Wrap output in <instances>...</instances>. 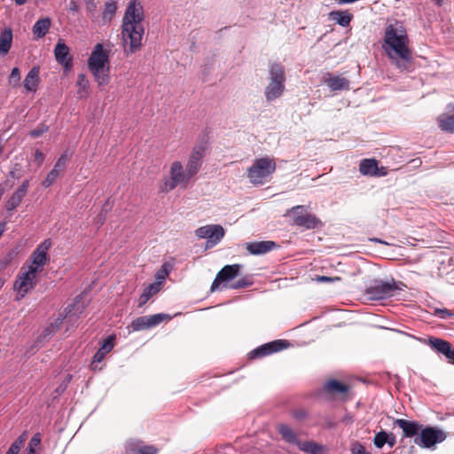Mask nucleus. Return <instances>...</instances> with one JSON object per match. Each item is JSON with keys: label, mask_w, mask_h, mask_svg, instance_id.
Segmentation results:
<instances>
[{"label": "nucleus", "mask_w": 454, "mask_h": 454, "mask_svg": "<svg viewBox=\"0 0 454 454\" xmlns=\"http://www.w3.org/2000/svg\"><path fill=\"white\" fill-rule=\"evenodd\" d=\"M144 8L137 0H131L124 12L121 24V37L127 56L136 52L142 45L145 34L143 21Z\"/></svg>", "instance_id": "1"}, {"label": "nucleus", "mask_w": 454, "mask_h": 454, "mask_svg": "<svg viewBox=\"0 0 454 454\" xmlns=\"http://www.w3.org/2000/svg\"><path fill=\"white\" fill-rule=\"evenodd\" d=\"M382 48L400 71H407L412 62L409 38L402 26L389 24L385 28Z\"/></svg>", "instance_id": "2"}, {"label": "nucleus", "mask_w": 454, "mask_h": 454, "mask_svg": "<svg viewBox=\"0 0 454 454\" xmlns=\"http://www.w3.org/2000/svg\"><path fill=\"white\" fill-rule=\"evenodd\" d=\"M268 79L269 83L265 87L264 96L267 102H272L281 98L286 89V73L284 67L280 63H270Z\"/></svg>", "instance_id": "3"}, {"label": "nucleus", "mask_w": 454, "mask_h": 454, "mask_svg": "<svg viewBox=\"0 0 454 454\" xmlns=\"http://www.w3.org/2000/svg\"><path fill=\"white\" fill-rule=\"evenodd\" d=\"M276 170L274 160L269 157L256 159L247 170V177L253 184H263Z\"/></svg>", "instance_id": "4"}, {"label": "nucleus", "mask_w": 454, "mask_h": 454, "mask_svg": "<svg viewBox=\"0 0 454 454\" xmlns=\"http://www.w3.org/2000/svg\"><path fill=\"white\" fill-rule=\"evenodd\" d=\"M192 178V176L188 175V171L184 168L183 164L175 160L170 165L169 176L164 179L160 190L161 192H168L178 185L185 187Z\"/></svg>", "instance_id": "5"}, {"label": "nucleus", "mask_w": 454, "mask_h": 454, "mask_svg": "<svg viewBox=\"0 0 454 454\" xmlns=\"http://www.w3.org/2000/svg\"><path fill=\"white\" fill-rule=\"evenodd\" d=\"M291 215L294 223L305 230L317 229L323 226L319 218L307 211L304 206H294L286 212Z\"/></svg>", "instance_id": "6"}, {"label": "nucleus", "mask_w": 454, "mask_h": 454, "mask_svg": "<svg viewBox=\"0 0 454 454\" xmlns=\"http://www.w3.org/2000/svg\"><path fill=\"white\" fill-rule=\"evenodd\" d=\"M38 272L24 264L13 285V290L17 292L18 300L22 299L36 285Z\"/></svg>", "instance_id": "7"}, {"label": "nucleus", "mask_w": 454, "mask_h": 454, "mask_svg": "<svg viewBox=\"0 0 454 454\" xmlns=\"http://www.w3.org/2000/svg\"><path fill=\"white\" fill-rule=\"evenodd\" d=\"M397 290H401V288L393 278L386 281L375 280L366 289V294L372 301H380L393 296Z\"/></svg>", "instance_id": "8"}, {"label": "nucleus", "mask_w": 454, "mask_h": 454, "mask_svg": "<svg viewBox=\"0 0 454 454\" xmlns=\"http://www.w3.org/2000/svg\"><path fill=\"white\" fill-rule=\"evenodd\" d=\"M207 149L208 141L205 137L201 138V140L193 146L185 166L188 175L192 176V177L195 176L200 171Z\"/></svg>", "instance_id": "9"}, {"label": "nucleus", "mask_w": 454, "mask_h": 454, "mask_svg": "<svg viewBox=\"0 0 454 454\" xmlns=\"http://www.w3.org/2000/svg\"><path fill=\"white\" fill-rule=\"evenodd\" d=\"M447 435L444 431L437 427H427L420 430L419 434L415 437L414 443L422 448H432L436 443L442 442Z\"/></svg>", "instance_id": "10"}, {"label": "nucleus", "mask_w": 454, "mask_h": 454, "mask_svg": "<svg viewBox=\"0 0 454 454\" xmlns=\"http://www.w3.org/2000/svg\"><path fill=\"white\" fill-rule=\"evenodd\" d=\"M195 234L199 239H207L206 249L216 246L224 237L225 231L220 224H207L198 228Z\"/></svg>", "instance_id": "11"}, {"label": "nucleus", "mask_w": 454, "mask_h": 454, "mask_svg": "<svg viewBox=\"0 0 454 454\" xmlns=\"http://www.w3.org/2000/svg\"><path fill=\"white\" fill-rule=\"evenodd\" d=\"M52 246V242L51 239H44L41 244L37 246L35 251L32 253L30 256L31 264L26 266L37 270L40 273L43 270V267L50 262V256L48 254V251Z\"/></svg>", "instance_id": "12"}, {"label": "nucleus", "mask_w": 454, "mask_h": 454, "mask_svg": "<svg viewBox=\"0 0 454 454\" xmlns=\"http://www.w3.org/2000/svg\"><path fill=\"white\" fill-rule=\"evenodd\" d=\"M168 314L159 313L150 316H142L134 319L129 325L132 332L143 331L160 325L164 319H170Z\"/></svg>", "instance_id": "13"}, {"label": "nucleus", "mask_w": 454, "mask_h": 454, "mask_svg": "<svg viewBox=\"0 0 454 454\" xmlns=\"http://www.w3.org/2000/svg\"><path fill=\"white\" fill-rule=\"evenodd\" d=\"M288 346H289V343L287 340H276L265 343L263 345H261L260 347H257L256 348L253 349L249 353V357L252 359L261 358V357L271 355L273 353L281 351L284 348H287Z\"/></svg>", "instance_id": "14"}, {"label": "nucleus", "mask_w": 454, "mask_h": 454, "mask_svg": "<svg viewBox=\"0 0 454 454\" xmlns=\"http://www.w3.org/2000/svg\"><path fill=\"white\" fill-rule=\"evenodd\" d=\"M109 63V51H106L102 43H97L88 59V67H110Z\"/></svg>", "instance_id": "15"}, {"label": "nucleus", "mask_w": 454, "mask_h": 454, "mask_svg": "<svg viewBox=\"0 0 454 454\" xmlns=\"http://www.w3.org/2000/svg\"><path fill=\"white\" fill-rule=\"evenodd\" d=\"M54 56L56 61L61 65L66 72L73 67V57L70 53V48L62 39H59L54 48Z\"/></svg>", "instance_id": "16"}, {"label": "nucleus", "mask_w": 454, "mask_h": 454, "mask_svg": "<svg viewBox=\"0 0 454 454\" xmlns=\"http://www.w3.org/2000/svg\"><path fill=\"white\" fill-rule=\"evenodd\" d=\"M241 267L242 265L240 264L225 265L217 273L215 278L214 279L211 285L210 291L215 292L219 288L221 282H229L234 279L239 275Z\"/></svg>", "instance_id": "17"}, {"label": "nucleus", "mask_w": 454, "mask_h": 454, "mask_svg": "<svg viewBox=\"0 0 454 454\" xmlns=\"http://www.w3.org/2000/svg\"><path fill=\"white\" fill-rule=\"evenodd\" d=\"M158 450L153 445H145L139 440L130 439L125 442L126 454H157Z\"/></svg>", "instance_id": "18"}, {"label": "nucleus", "mask_w": 454, "mask_h": 454, "mask_svg": "<svg viewBox=\"0 0 454 454\" xmlns=\"http://www.w3.org/2000/svg\"><path fill=\"white\" fill-rule=\"evenodd\" d=\"M394 425L398 426L403 430V436L406 438L417 437L422 429V426L419 423L403 419H395Z\"/></svg>", "instance_id": "19"}, {"label": "nucleus", "mask_w": 454, "mask_h": 454, "mask_svg": "<svg viewBox=\"0 0 454 454\" xmlns=\"http://www.w3.org/2000/svg\"><path fill=\"white\" fill-rule=\"evenodd\" d=\"M277 247V244L274 241H256V242H249L246 244L247 250L254 255L264 254L274 247Z\"/></svg>", "instance_id": "20"}, {"label": "nucleus", "mask_w": 454, "mask_h": 454, "mask_svg": "<svg viewBox=\"0 0 454 454\" xmlns=\"http://www.w3.org/2000/svg\"><path fill=\"white\" fill-rule=\"evenodd\" d=\"M359 171L364 176H385L384 171L379 172L378 161L374 159H364L359 164Z\"/></svg>", "instance_id": "21"}, {"label": "nucleus", "mask_w": 454, "mask_h": 454, "mask_svg": "<svg viewBox=\"0 0 454 454\" xmlns=\"http://www.w3.org/2000/svg\"><path fill=\"white\" fill-rule=\"evenodd\" d=\"M114 335H110L103 341L99 349L93 356L92 364L95 363H101L106 355L113 350L114 347Z\"/></svg>", "instance_id": "22"}, {"label": "nucleus", "mask_w": 454, "mask_h": 454, "mask_svg": "<svg viewBox=\"0 0 454 454\" xmlns=\"http://www.w3.org/2000/svg\"><path fill=\"white\" fill-rule=\"evenodd\" d=\"M428 345L433 350L443 355L446 358L452 349L449 341L436 337H430L428 339Z\"/></svg>", "instance_id": "23"}, {"label": "nucleus", "mask_w": 454, "mask_h": 454, "mask_svg": "<svg viewBox=\"0 0 454 454\" xmlns=\"http://www.w3.org/2000/svg\"><path fill=\"white\" fill-rule=\"evenodd\" d=\"M325 83L333 91L349 90V81L340 75L329 74L325 79Z\"/></svg>", "instance_id": "24"}, {"label": "nucleus", "mask_w": 454, "mask_h": 454, "mask_svg": "<svg viewBox=\"0 0 454 454\" xmlns=\"http://www.w3.org/2000/svg\"><path fill=\"white\" fill-rule=\"evenodd\" d=\"M51 26L49 17L39 19L33 26L32 31L35 39H41L46 35Z\"/></svg>", "instance_id": "25"}, {"label": "nucleus", "mask_w": 454, "mask_h": 454, "mask_svg": "<svg viewBox=\"0 0 454 454\" xmlns=\"http://www.w3.org/2000/svg\"><path fill=\"white\" fill-rule=\"evenodd\" d=\"M98 86L107 85L110 82V67L89 68Z\"/></svg>", "instance_id": "26"}, {"label": "nucleus", "mask_w": 454, "mask_h": 454, "mask_svg": "<svg viewBox=\"0 0 454 454\" xmlns=\"http://www.w3.org/2000/svg\"><path fill=\"white\" fill-rule=\"evenodd\" d=\"M39 68L34 67L30 69L24 80V88L27 91L35 92L39 82Z\"/></svg>", "instance_id": "27"}, {"label": "nucleus", "mask_w": 454, "mask_h": 454, "mask_svg": "<svg viewBox=\"0 0 454 454\" xmlns=\"http://www.w3.org/2000/svg\"><path fill=\"white\" fill-rule=\"evenodd\" d=\"M329 18L338 25L346 27L349 26L353 15L347 11H333L329 13Z\"/></svg>", "instance_id": "28"}, {"label": "nucleus", "mask_w": 454, "mask_h": 454, "mask_svg": "<svg viewBox=\"0 0 454 454\" xmlns=\"http://www.w3.org/2000/svg\"><path fill=\"white\" fill-rule=\"evenodd\" d=\"M12 31L11 28H5L0 33V54L6 55L12 46Z\"/></svg>", "instance_id": "29"}, {"label": "nucleus", "mask_w": 454, "mask_h": 454, "mask_svg": "<svg viewBox=\"0 0 454 454\" xmlns=\"http://www.w3.org/2000/svg\"><path fill=\"white\" fill-rule=\"evenodd\" d=\"M160 292L159 284H149L138 299V307L142 308L153 296Z\"/></svg>", "instance_id": "30"}, {"label": "nucleus", "mask_w": 454, "mask_h": 454, "mask_svg": "<svg viewBox=\"0 0 454 454\" xmlns=\"http://www.w3.org/2000/svg\"><path fill=\"white\" fill-rule=\"evenodd\" d=\"M324 389L329 394H345L348 391V387L337 380H330L325 384Z\"/></svg>", "instance_id": "31"}, {"label": "nucleus", "mask_w": 454, "mask_h": 454, "mask_svg": "<svg viewBox=\"0 0 454 454\" xmlns=\"http://www.w3.org/2000/svg\"><path fill=\"white\" fill-rule=\"evenodd\" d=\"M278 431L281 434L283 440L286 441V442L295 445H297V442H299L295 433L288 425H278Z\"/></svg>", "instance_id": "32"}, {"label": "nucleus", "mask_w": 454, "mask_h": 454, "mask_svg": "<svg viewBox=\"0 0 454 454\" xmlns=\"http://www.w3.org/2000/svg\"><path fill=\"white\" fill-rule=\"evenodd\" d=\"M25 196V192H23L20 189H17L6 201L5 209L9 212H12L14 209H16L22 202Z\"/></svg>", "instance_id": "33"}, {"label": "nucleus", "mask_w": 454, "mask_h": 454, "mask_svg": "<svg viewBox=\"0 0 454 454\" xmlns=\"http://www.w3.org/2000/svg\"><path fill=\"white\" fill-rule=\"evenodd\" d=\"M438 124L442 131L453 133L454 132V114H442L438 117Z\"/></svg>", "instance_id": "34"}, {"label": "nucleus", "mask_w": 454, "mask_h": 454, "mask_svg": "<svg viewBox=\"0 0 454 454\" xmlns=\"http://www.w3.org/2000/svg\"><path fill=\"white\" fill-rule=\"evenodd\" d=\"M300 450L309 454H319L324 450V446L315 442L304 441L297 442Z\"/></svg>", "instance_id": "35"}, {"label": "nucleus", "mask_w": 454, "mask_h": 454, "mask_svg": "<svg viewBox=\"0 0 454 454\" xmlns=\"http://www.w3.org/2000/svg\"><path fill=\"white\" fill-rule=\"evenodd\" d=\"M78 90L77 94L79 98H86L88 96L89 81L84 74H79L77 78Z\"/></svg>", "instance_id": "36"}, {"label": "nucleus", "mask_w": 454, "mask_h": 454, "mask_svg": "<svg viewBox=\"0 0 454 454\" xmlns=\"http://www.w3.org/2000/svg\"><path fill=\"white\" fill-rule=\"evenodd\" d=\"M117 10V4L115 1H107L105 4L102 18L104 20L110 21L114 16Z\"/></svg>", "instance_id": "37"}, {"label": "nucleus", "mask_w": 454, "mask_h": 454, "mask_svg": "<svg viewBox=\"0 0 454 454\" xmlns=\"http://www.w3.org/2000/svg\"><path fill=\"white\" fill-rule=\"evenodd\" d=\"M387 433L384 430L378 432L373 438V444L376 448L381 449L387 442Z\"/></svg>", "instance_id": "38"}, {"label": "nucleus", "mask_w": 454, "mask_h": 454, "mask_svg": "<svg viewBox=\"0 0 454 454\" xmlns=\"http://www.w3.org/2000/svg\"><path fill=\"white\" fill-rule=\"evenodd\" d=\"M59 169H51L45 179L43 181L42 184L44 188L50 187L59 176Z\"/></svg>", "instance_id": "39"}, {"label": "nucleus", "mask_w": 454, "mask_h": 454, "mask_svg": "<svg viewBox=\"0 0 454 454\" xmlns=\"http://www.w3.org/2000/svg\"><path fill=\"white\" fill-rule=\"evenodd\" d=\"M433 315L441 319H448L454 317V312L447 309L434 308L433 310Z\"/></svg>", "instance_id": "40"}, {"label": "nucleus", "mask_w": 454, "mask_h": 454, "mask_svg": "<svg viewBox=\"0 0 454 454\" xmlns=\"http://www.w3.org/2000/svg\"><path fill=\"white\" fill-rule=\"evenodd\" d=\"M252 285H253V281H251L247 277H245V278H242L235 281L234 283H232L230 286V288H231V289H240V288L248 287V286H250Z\"/></svg>", "instance_id": "41"}, {"label": "nucleus", "mask_w": 454, "mask_h": 454, "mask_svg": "<svg viewBox=\"0 0 454 454\" xmlns=\"http://www.w3.org/2000/svg\"><path fill=\"white\" fill-rule=\"evenodd\" d=\"M73 306L74 305L67 306L65 309V314H60L57 318H55L53 323L51 325V327L53 329L59 328L61 325L63 320L67 317V314L72 311Z\"/></svg>", "instance_id": "42"}, {"label": "nucleus", "mask_w": 454, "mask_h": 454, "mask_svg": "<svg viewBox=\"0 0 454 454\" xmlns=\"http://www.w3.org/2000/svg\"><path fill=\"white\" fill-rule=\"evenodd\" d=\"M168 272L167 270H160L155 274V281L153 284H159V289H161L162 285L165 282V279L168 276Z\"/></svg>", "instance_id": "43"}, {"label": "nucleus", "mask_w": 454, "mask_h": 454, "mask_svg": "<svg viewBox=\"0 0 454 454\" xmlns=\"http://www.w3.org/2000/svg\"><path fill=\"white\" fill-rule=\"evenodd\" d=\"M47 131H48V127L45 125H41V126L37 127L36 129H32L29 132V136L33 138H36Z\"/></svg>", "instance_id": "44"}, {"label": "nucleus", "mask_w": 454, "mask_h": 454, "mask_svg": "<svg viewBox=\"0 0 454 454\" xmlns=\"http://www.w3.org/2000/svg\"><path fill=\"white\" fill-rule=\"evenodd\" d=\"M20 79V69L18 67H13L11 72L10 78H9L10 83L17 84L19 82Z\"/></svg>", "instance_id": "45"}, {"label": "nucleus", "mask_w": 454, "mask_h": 454, "mask_svg": "<svg viewBox=\"0 0 454 454\" xmlns=\"http://www.w3.org/2000/svg\"><path fill=\"white\" fill-rule=\"evenodd\" d=\"M67 163V155L62 154L57 161L55 162L54 168L52 169H59V172L63 169Z\"/></svg>", "instance_id": "46"}, {"label": "nucleus", "mask_w": 454, "mask_h": 454, "mask_svg": "<svg viewBox=\"0 0 454 454\" xmlns=\"http://www.w3.org/2000/svg\"><path fill=\"white\" fill-rule=\"evenodd\" d=\"M351 451L352 454H371L370 452L366 451L364 447L359 442H356L353 445Z\"/></svg>", "instance_id": "47"}, {"label": "nucleus", "mask_w": 454, "mask_h": 454, "mask_svg": "<svg viewBox=\"0 0 454 454\" xmlns=\"http://www.w3.org/2000/svg\"><path fill=\"white\" fill-rule=\"evenodd\" d=\"M40 442H41L40 435L38 434H35L29 442L28 450H35V448L39 446Z\"/></svg>", "instance_id": "48"}, {"label": "nucleus", "mask_w": 454, "mask_h": 454, "mask_svg": "<svg viewBox=\"0 0 454 454\" xmlns=\"http://www.w3.org/2000/svg\"><path fill=\"white\" fill-rule=\"evenodd\" d=\"M34 160L37 166L40 167L44 160L43 153L40 150H35L34 154Z\"/></svg>", "instance_id": "49"}, {"label": "nucleus", "mask_w": 454, "mask_h": 454, "mask_svg": "<svg viewBox=\"0 0 454 454\" xmlns=\"http://www.w3.org/2000/svg\"><path fill=\"white\" fill-rule=\"evenodd\" d=\"M26 440H27V433L24 432L12 442V444H16L18 446V448L21 449V447L23 446Z\"/></svg>", "instance_id": "50"}, {"label": "nucleus", "mask_w": 454, "mask_h": 454, "mask_svg": "<svg viewBox=\"0 0 454 454\" xmlns=\"http://www.w3.org/2000/svg\"><path fill=\"white\" fill-rule=\"evenodd\" d=\"M86 9L89 12H95L97 10V3L95 0H86Z\"/></svg>", "instance_id": "51"}, {"label": "nucleus", "mask_w": 454, "mask_h": 454, "mask_svg": "<svg viewBox=\"0 0 454 454\" xmlns=\"http://www.w3.org/2000/svg\"><path fill=\"white\" fill-rule=\"evenodd\" d=\"M387 444L390 447V448H393L395 443H396V439H395V436L394 434H387Z\"/></svg>", "instance_id": "52"}, {"label": "nucleus", "mask_w": 454, "mask_h": 454, "mask_svg": "<svg viewBox=\"0 0 454 454\" xmlns=\"http://www.w3.org/2000/svg\"><path fill=\"white\" fill-rule=\"evenodd\" d=\"M20 449L18 448L16 444H11L8 450L6 451V454H19Z\"/></svg>", "instance_id": "53"}, {"label": "nucleus", "mask_w": 454, "mask_h": 454, "mask_svg": "<svg viewBox=\"0 0 454 454\" xmlns=\"http://www.w3.org/2000/svg\"><path fill=\"white\" fill-rule=\"evenodd\" d=\"M28 187H29V180L26 179L21 183V184L19 186L18 189H20V191H22L23 192H25L27 194Z\"/></svg>", "instance_id": "54"}, {"label": "nucleus", "mask_w": 454, "mask_h": 454, "mask_svg": "<svg viewBox=\"0 0 454 454\" xmlns=\"http://www.w3.org/2000/svg\"><path fill=\"white\" fill-rule=\"evenodd\" d=\"M68 10L74 13L77 12L79 11V6H78L77 3L74 0H72L69 3Z\"/></svg>", "instance_id": "55"}, {"label": "nucleus", "mask_w": 454, "mask_h": 454, "mask_svg": "<svg viewBox=\"0 0 454 454\" xmlns=\"http://www.w3.org/2000/svg\"><path fill=\"white\" fill-rule=\"evenodd\" d=\"M294 416L297 419H301L303 418L306 417V412L304 411H295L294 413Z\"/></svg>", "instance_id": "56"}, {"label": "nucleus", "mask_w": 454, "mask_h": 454, "mask_svg": "<svg viewBox=\"0 0 454 454\" xmlns=\"http://www.w3.org/2000/svg\"><path fill=\"white\" fill-rule=\"evenodd\" d=\"M53 331H54V329L52 327H51V326L46 327L43 333V337H46V336L51 334L53 333Z\"/></svg>", "instance_id": "57"}, {"label": "nucleus", "mask_w": 454, "mask_h": 454, "mask_svg": "<svg viewBox=\"0 0 454 454\" xmlns=\"http://www.w3.org/2000/svg\"><path fill=\"white\" fill-rule=\"evenodd\" d=\"M9 176H12V178H16V179L20 178V175L17 173V169L11 170L9 172Z\"/></svg>", "instance_id": "58"}, {"label": "nucleus", "mask_w": 454, "mask_h": 454, "mask_svg": "<svg viewBox=\"0 0 454 454\" xmlns=\"http://www.w3.org/2000/svg\"><path fill=\"white\" fill-rule=\"evenodd\" d=\"M448 361L451 364H454V349H451L450 353L447 357Z\"/></svg>", "instance_id": "59"}, {"label": "nucleus", "mask_w": 454, "mask_h": 454, "mask_svg": "<svg viewBox=\"0 0 454 454\" xmlns=\"http://www.w3.org/2000/svg\"><path fill=\"white\" fill-rule=\"evenodd\" d=\"M372 242H376V243H380V244H385V245H388L387 242L380 239H378V238H373L371 239Z\"/></svg>", "instance_id": "60"}, {"label": "nucleus", "mask_w": 454, "mask_h": 454, "mask_svg": "<svg viewBox=\"0 0 454 454\" xmlns=\"http://www.w3.org/2000/svg\"><path fill=\"white\" fill-rule=\"evenodd\" d=\"M104 222H105V216L99 215V216H98V221H97V223H98V225H102V224L104 223Z\"/></svg>", "instance_id": "61"}, {"label": "nucleus", "mask_w": 454, "mask_h": 454, "mask_svg": "<svg viewBox=\"0 0 454 454\" xmlns=\"http://www.w3.org/2000/svg\"><path fill=\"white\" fill-rule=\"evenodd\" d=\"M16 4L22 5L24 4L27 0H14Z\"/></svg>", "instance_id": "62"}, {"label": "nucleus", "mask_w": 454, "mask_h": 454, "mask_svg": "<svg viewBox=\"0 0 454 454\" xmlns=\"http://www.w3.org/2000/svg\"><path fill=\"white\" fill-rule=\"evenodd\" d=\"M435 4H437L438 6H441L442 5V0H432Z\"/></svg>", "instance_id": "63"}, {"label": "nucleus", "mask_w": 454, "mask_h": 454, "mask_svg": "<svg viewBox=\"0 0 454 454\" xmlns=\"http://www.w3.org/2000/svg\"><path fill=\"white\" fill-rule=\"evenodd\" d=\"M27 454H35V450H28Z\"/></svg>", "instance_id": "64"}]
</instances>
